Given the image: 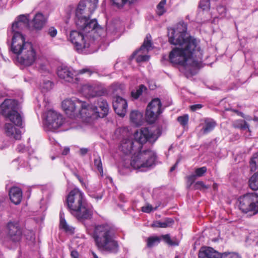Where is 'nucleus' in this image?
Segmentation results:
<instances>
[{
    "instance_id": "obj_1",
    "label": "nucleus",
    "mask_w": 258,
    "mask_h": 258,
    "mask_svg": "<svg viewBox=\"0 0 258 258\" xmlns=\"http://www.w3.org/2000/svg\"><path fill=\"white\" fill-rule=\"evenodd\" d=\"M186 25L179 24L175 28L168 29L169 42L178 45L170 53L169 58L174 64L183 67L185 73L193 75L202 65L203 58L198 41L186 33Z\"/></svg>"
},
{
    "instance_id": "obj_2",
    "label": "nucleus",
    "mask_w": 258,
    "mask_h": 258,
    "mask_svg": "<svg viewBox=\"0 0 258 258\" xmlns=\"http://www.w3.org/2000/svg\"><path fill=\"white\" fill-rule=\"evenodd\" d=\"M29 15L18 16L13 23L11 30L13 33L11 50L17 55V62L23 67L34 65L38 58L36 47L31 42L25 40V36L19 30L28 26Z\"/></svg>"
},
{
    "instance_id": "obj_3",
    "label": "nucleus",
    "mask_w": 258,
    "mask_h": 258,
    "mask_svg": "<svg viewBox=\"0 0 258 258\" xmlns=\"http://www.w3.org/2000/svg\"><path fill=\"white\" fill-rule=\"evenodd\" d=\"M116 138L122 139L119 149L124 154H133L136 151L143 148V144L147 141L154 142L161 135L158 127H145L136 131L134 135L135 140L131 138V134L126 127L118 128L115 132Z\"/></svg>"
},
{
    "instance_id": "obj_4",
    "label": "nucleus",
    "mask_w": 258,
    "mask_h": 258,
    "mask_svg": "<svg viewBox=\"0 0 258 258\" xmlns=\"http://www.w3.org/2000/svg\"><path fill=\"white\" fill-rule=\"evenodd\" d=\"M75 24L80 31L71 30L67 36L68 40L73 44L74 49L79 53L85 54L97 51L99 48V40L95 35L98 31L103 32L102 29L94 26L86 30Z\"/></svg>"
},
{
    "instance_id": "obj_5",
    "label": "nucleus",
    "mask_w": 258,
    "mask_h": 258,
    "mask_svg": "<svg viewBox=\"0 0 258 258\" xmlns=\"http://www.w3.org/2000/svg\"><path fill=\"white\" fill-rule=\"evenodd\" d=\"M92 237L99 250L112 253H116L118 251L119 245L116 240V231L110 224L96 225Z\"/></svg>"
},
{
    "instance_id": "obj_6",
    "label": "nucleus",
    "mask_w": 258,
    "mask_h": 258,
    "mask_svg": "<svg viewBox=\"0 0 258 258\" xmlns=\"http://www.w3.org/2000/svg\"><path fill=\"white\" fill-rule=\"evenodd\" d=\"M67 207L71 214L79 220L90 219L92 208L87 203L84 194L79 188L70 191L66 199Z\"/></svg>"
},
{
    "instance_id": "obj_7",
    "label": "nucleus",
    "mask_w": 258,
    "mask_h": 258,
    "mask_svg": "<svg viewBox=\"0 0 258 258\" xmlns=\"http://www.w3.org/2000/svg\"><path fill=\"white\" fill-rule=\"evenodd\" d=\"M98 0H80L76 10L75 23L79 27L89 29L96 26L95 19L90 17L97 7Z\"/></svg>"
},
{
    "instance_id": "obj_8",
    "label": "nucleus",
    "mask_w": 258,
    "mask_h": 258,
    "mask_svg": "<svg viewBox=\"0 0 258 258\" xmlns=\"http://www.w3.org/2000/svg\"><path fill=\"white\" fill-rule=\"evenodd\" d=\"M156 155L151 150H144L143 148L132 154L130 165L135 169L146 171L155 165Z\"/></svg>"
},
{
    "instance_id": "obj_9",
    "label": "nucleus",
    "mask_w": 258,
    "mask_h": 258,
    "mask_svg": "<svg viewBox=\"0 0 258 258\" xmlns=\"http://www.w3.org/2000/svg\"><path fill=\"white\" fill-rule=\"evenodd\" d=\"M61 107L70 117H80L87 121V103L73 97L66 98L61 102Z\"/></svg>"
},
{
    "instance_id": "obj_10",
    "label": "nucleus",
    "mask_w": 258,
    "mask_h": 258,
    "mask_svg": "<svg viewBox=\"0 0 258 258\" xmlns=\"http://www.w3.org/2000/svg\"><path fill=\"white\" fill-rule=\"evenodd\" d=\"M19 104L14 99H7L0 105V113L16 125L22 124V118L18 112Z\"/></svg>"
},
{
    "instance_id": "obj_11",
    "label": "nucleus",
    "mask_w": 258,
    "mask_h": 258,
    "mask_svg": "<svg viewBox=\"0 0 258 258\" xmlns=\"http://www.w3.org/2000/svg\"><path fill=\"white\" fill-rule=\"evenodd\" d=\"M91 74L92 71L89 68L76 71L67 66H59L57 69V75L60 79L73 83H78L82 75H85L88 77Z\"/></svg>"
},
{
    "instance_id": "obj_12",
    "label": "nucleus",
    "mask_w": 258,
    "mask_h": 258,
    "mask_svg": "<svg viewBox=\"0 0 258 258\" xmlns=\"http://www.w3.org/2000/svg\"><path fill=\"white\" fill-rule=\"evenodd\" d=\"M240 210L250 215L258 213V195L255 193L247 194L240 197L238 200Z\"/></svg>"
},
{
    "instance_id": "obj_13",
    "label": "nucleus",
    "mask_w": 258,
    "mask_h": 258,
    "mask_svg": "<svg viewBox=\"0 0 258 258\" xmlns=\"http://www.w3.org/2000/svg\"><path fill=\"white\" fill-rule=\"evenodd\" d=\"M42 119L44 128L48 131H54L61 126L64 123L62 115L53 109L44 112Z\"/></svg>"
},
{
    "instance_id": "obj_14",
    "label": "nucleus",
    "mask_w": 258,
    "mask_h": 258,
    "mask_svg": "<svg viewBox=\"0 0 258 258\" xmlns=\"http://www.w3.org/2000/svg\"><path fill=\"white\" fill-rule=\"evenodd\" d=\"M98 107L92 104H87V121L88 119H96L104 117L108 112V105L106 100L99 98L97 102Z\"/></svg>"
},
{
    "instance_id": "obj_15",
    "label": "nucleus",
    "mask_w": 258,
    "mask_h": 258,
    "mask_svg": "<svg viewBox=\"0 0 258 258\" xmlns=\"http://www.w3.org/2000/svg\"><path fill=\"white\" fill-rule=\"evenodd\" d=\"M5 231L8 240L19 242L22 237L23 230L19 222L17 221H10L6 226Z\"/></svg>"
},
{
    "instance_id": "obj_16",
    "label": "nucleus",
    "mask_w": 258,
    "mask_h": 258,
    "mask_svg": "<svg viewBox=\"0 0 258 258\" xmlns=\"http://www.w3.org/2000/svg\"><path fill=\"white\" fill-rule=\"evenodd\" d=\"M121 26V22L118 20H114L110 22H107L106 24V31L105 32L102 28L98 26L97 24L96 28H100L102 29V31H97L95 35V38L99 40V46L100 44L103 43L105 40V37L115 33L117 30Z\"/></svg>"
},
{
    "instance_id": "obj_17",
    "label": "nucleus",
    "mask_w": 258,
    "mask_h": 258,
    "mask_svg": "<svg viewBox=\"0 0 258 258\" xmlns=\"http://www.w3.org/2000/svg\"><path fill=\"white\" fill-rule=\"evenodd\" d=\"M199 258H241L235 253H218L210 247H202L199 252Z\"/></svg>"
},
{
    "instance_id": "obj_18",
    "label": "nucleus",
    "mask_w": 258,
    "mask_h": 258,
    "mask_svg": "<svg viewBox=\"0 0 258 258\" xmlns=\"http://www.w3.org/2000/svg\"><path fill=\"white\" fill-rule=\"evenodd\" d=\"M161 103L158 98L153 99L146 109V117L148 122L152 123L162 113Z\"/></svg>"
},
{
    "instance_id": "obj_19",
    "label": "nucleus",
    "mask_w": 258,
    "mask_h": 258,
    "mask_svg": "<svg viewBox=\"0 0 258 258\" xmlns=\"http://www.w3.org/2000/svg\"><path fill=\"white\" fill-rule=\"evenodd\" d=\"M152 45L151 36L150 35H147L143 44L139 50L133 54L132 57H135L138 62L148 61L150 57L146 53L152 49Z\"/></svg>"
},
{
    "instance_id": "obj_20",
    "label": "nucleus",
    "mask_w": 258,
    "mask_h": 258,
    "mask_svg": "<svg viewBox=\"0 0 258 258\" xmlns=\"http://www.w3.org/2000/svg\"><path fill=\"white\" fill-rule=\"evenodd\" d=\"M81 92L84 96L88 98L101 96L104 93L103 87L99 83L83 85Z\"/></svg>"
},
{
    "instance_id": "obj_21",
    "label": "nucleus",
    "mask_w": 258,
    "mask_h": 258,
    "mask_svg": "<svg viewBox=\"0 0 258 258\" xmlns=\"http://www.w3.org/2000/svg\"><path fill=\"white\" fill-rule=\"evenodd\" d=\"M113 106L115 112L120 116L123 117L126 112L127 103L123 98L116 96L113 102Z\"/></svg>"
},
{
    "instance_id": "obj_22",
    "label": "nucleus",
    "mask_w": 258,
    "mask_h": 258,
    "mask_svg": "<svg viewBox=\"0 0 258 258\" xmlns=\"http://www.w3.org/2000/svg\"><path fill=\"white\" fill-rule=\"evenodd\" d=\"M16 125L11 123H6L4 126V132L6 135L11 139L17 140L21 138V132L16 127ZM19 126L18 125H17Z\"/></svg>"
},
{
    "instance_id": "obj_23",
    "label": "nucleus",
    "mask_w": 258,
    "mask_h": 258,
    "mask_svg": "<svg viewBox=\"0 0 258 258\" xmlns=\"http://www.w3.org/2000/svg\"><path fill=\"white\" fill-rule=\"evenodd\" d=\"M9 198L12 203L17 205L20 204L22 199V191L18 187H12L9 192Z\"/></svg>"
},
{
    "instance_id": "obj_24",
    "label": "nucleus",
    "mask_w": 258,
    "mask_h": 258,
    "mask_svg": "<svg viewBox=\"0 0 258 258\" xmlns=\"http://www.w3.org/2000/svg\"><path fill=\"white\" fill-rule=\"evenodd\" d=\"M45 22V16L42 13H38L35 15L31 22V24L34 29L40 30L44 27Z\"/></svg>"
},
{
    "instance_id": "obj_25",
    "label": "nucleus",
    "mask_w": 258,
    "mask_h": 258,
    "mask_svg": "<svg viewBox=\"0 0 258 258\" xmlns=\"http://www.w3.org/2000/svg\"><path fill=\"white\" fill-rule=\"evenodd\" d=\"M130 119L135 125H141L143 122V114L137 111H133L130 114Z\"/></svg>"
},
{
    "instance_id": "obj_26",
    "label": "nucleus",
    "mask_w": 258,
    "mask_h": 258,
    "mask_svg": "<svg viewBox=\"0 0 258 258\" xmlns=\"http://www.w3.org/2000/svg\"><path fill=\"white\" fill-rule=\"evenodd\" d=\"M216 125V122L212 119L208 118L205 119V123L201 130V132L207 134L214 130Z\"/></svg>"
},
{
    "instance_id": "obj_27",
    "label": "nucleus",
    "mask_w": 258,
    "mask_h": 258,
    "mask_svg": "<svg viewBox=\"0 0 258 258\" xmlns=\"http://www.w3.org/2000/svg\"><path fill=\"white\" fill-rule=\"evenodd\" d=\"M146 245L148 248H152L157 245L161 241V238L156 235L150 236L146 240Z\"/></svg>"
},
{
    "instance_id": "obj_28",
    "label": "nucleus",
    "mask_w": 258,
    "mask_h": 258,
    "mask_svg": "<svg viewBox=\"0 0 258 258\" xmlns=\"http://www.w3.org/2000/svg\"><path fill=\"white\" fill-rule=\"evenodd\" d=\"M173 223L171 218H167L164 221H155L152 224L153 227L166 228L169 227Z\"/></svg>"
},
{
    "instance_id": "obj_29",
    "label": "nucleus",
    "mask_w": 258,
    "mask_h": 258,
    "mask_svg": "<svg viewBox=\"0 0 258 258\" xmlns=\"http://www.w3.org/2000/svg\"><path fill=\"white\" fill-rule=\"evenodd\" d=\"M249 187L253 190H258V172L252 175L248 180Z\"/></svg>"
},
{
    "instance_id": "obj_30",
    "label": "nucleus",
    "mask_w": 258,
    "mask_h": 258,
    "mask_svg": "<svg viewBox=\"0 0 258 258\" xmlns=\"http://www.w3.org/2000/svg\"><path fill=\"white\" fill-rule=\"evenodd\" d=\"M60 227L67 232L72 234L74 232V228L68 225L62 215L60 216Z\"/></svg>"
},
{
    "instance_id": "obj_31",
    "label": "nucleus",
    "mask_w": 258,
    "mask_h": 258,
    "mask_svg": "<svg viewBox=\"0 0 258 258\" xmlns=\"http://www.w3.org/2000/svg\"><path fill=\"white\" fill-rule=\"evenodd\" d=\"M102 194L103 190L100 186L96 189L92 187L89 191V196L97 200L102 199Z\"/></svg>"
},
{
    "instance_id": "obj_32",
    "label": "nucleus",
    "mask_w": 258,
    "mask_h": 258,
    "mask_svg": "<svg viewBox=\"0 0 258 258\" xmlns=\"http://www.w3.org/2000/svg\"><path fill=\"white\" fill-rule=\"evenodd\" d=\"M249 166L251 171H254L258 168V152L252 155L250 161Z\"/></svg>"
},
{
    "instance_id": "obj_33",
    "label": "nucleus",
    "mask_w": 258,
    "mask_h": 258,
    "mask_svg": "<svg viewBox=\"0 0 258 258\" xmlns=\"http://www.w3.org/2000/svg\"><path fill=\"white\" fill-rule=\"evenodd\" d=\"M166 4V0H161L157 6L156 13L159 16L162 15L166 12L165 8Z\"/></svg>"
},
{
    "instance_id": "obj_34",
    "label": "nucleus",
    "mask_w": 258,
    "mask_h": 258,
    "mask_svg": "<svg viewBox=\"0 0 258 258\" xmlns=\"http://www.w3.org/2000/svg\"><path fill=\"white\" fill-rule=\"evenodd\" d=\"M94 163L100 175L103 176V171L100 157H96L94 159Z\"/></svg>"
},
{
    "instance_id": "obj_35",
    "label": "nucleus",
    "mask_w": 258,
    "mask_h": 258,
    "mask_svg": "<svg viewBox=\"0 0 258 258\" xmlns=\"http://www.w3.org/2000/svg\"><path fill=\"white\" fill-rule=\"evenodd\" d=\"M146 90V88L144 85L140 86L139 89L136 91L132 92V96L135 99L138 98L142 93Z\"/></svg>"
},
{
    "instance_id": "obj_36",
    "label": "nucleus",
    "mask_w": 258,
    "mask_h": 258,
    "mask_svg": "<svg viewBox=\"0 0 258 258\" xmlns=\"http://www.w3.org/2000/svg\"><path fill=\"white\" fill-rule=\"evenodd\" d=\"M112 4L118 8H123L126 4L130 5V0H111Z\"/></svg>"
},
{
    "instance_id": "obj_37",
    "label": "nucleus",
    "mask_w": 258,
    "mask_h": 258,
    "mask_svg": "<svg viewBox=\"0 0 258 258\" xmlns=\"http://www.w3.org/2000/svg\"><path fill=\"white\" fill-rule=\"evenodd\" d=\"M161 240H163L167 244L169 245H177L178 243L173 242L170 238L169 234L162 235L160 237Z\"/></svg>"
},
{
    "instance_id": "obj_38",
    "label": "nucleus",
    "mask_w": 258,
    "mask_h": 258,
    "mask_svg": "<svg viewBox=\"0 0 258 258\" xmlns=\"http://www.w3.org/2000/svg\"><path fill=\"white\" fill-rule=\"evenodd\" d=\"M159 205L153 207L149 204H147L142 208V211L143 212L149 213L152 211L156 210L159 207Z\"/></svg>"
},
{
    "instance_id": "obj_39",
    "label": "nucleus",
    "mask_w": 258,
    "mask_h": 258,
    "mask_svg": "<svg viewBox=\"0 0 258 258\" xmlns=\"http://www.w3.org/2000/svg\"><path fill=\"white\" fill-rule=\"evenodd\" d=\"M210 0H201L200 3L199 7L203 11L208 10L210 8Z\"/></svg>"
},
{
    "instance_id": "obj_40",
    "label": "nucleus",
    "mask_w": 258,
    "mask_h": 258,
    "mask_svg": "<svg viewBox=\"0 0 258 258\" xmlns=\"http://www.w3.org/2000/svg\"><path fill=\"white\" fill-rule=\"evenodd\" d=\"M207 168L205 166L196 169L194 174L196 177H201L207 172Z\"/></svg>"
},
{
    "instance_id": "obj_41",
    "label": "nucleus",
    "mask_w": 258,
    "mask_h": 258,
    "mask_svg": "<svg viewBox=\"0 0 258 258\" xmlns=\"http://www.w3.org/2000/svg\"><path fill=\"white\" fill-rule=\"evenodd\" d=\"M237 127L240 128L241 130H245L247 129L249 132L250 130L249 128L248 124L243 120H239L237 121Z\"/></svg>"
},
{
    "instance_id": "obj_42",
    "label": "nucleus",
    "mask_w": 258,
    "mask_h": 258,
    "mask_svg": "<svg viewBox=\"0 0 258 258\" xmlns=\"http://www.w3.org/2000/svg\"><path fill=\"white\" fill-rule=\"evenodd\" d=\"M178 121L182 125H185L188 121V115L187 114L184 115L183 116H179L177 118Z\"/></svg>"
},
{
    "instance_id": "obj_43",
    "label": "nucleus",
    "mask_w": 258,
    "mask_h": 258,
    "mask_svg": "<svg viewBox=\"0 0 258 258\" xmlns=\"http://www.w3.org/2000/svg\"><path fill=\"white\" fill-rule=\"evenodd\" d=\"M217 12L221 18H224L226 16V9L225 7L220 6L217 8Z\"/></svg>"
},
{
    "instance_id": "obj_44",
    "label": "nucleus",
    "mask_w": 258,
    "mask_h": 258,
    "mask_svg": "<svg viewBox=\"0 0 258 258\" xmlns=\"http://www.w3.org/2000/svg\"><path fill=\"white\" fill-rule=\"evenodd\" d=\"M24 235L27 240L33 241L35 239L34 234L32 231L27 230L24 232Z\"/></svg>"
},
{
    "instance_id": "obj_45",
    "label": "nucleus",
    "mask_w": 258,
    "mask_h": 258,
    "mask_svg": "<svg viewBox=\"0 0 258 258\" xmlns=\"http://www.w3.org/2000/svg\"><path fill=\"white\" fill-rule=\"evenodd\" d=\"M52 83L49 81H46L44 82L43 86L42 87V91L44 90H49L52 88Z\"/></svg>"
},
{
    "instance_id": "obj_46",
    "label": "nucleus",
    "mask_w": 258,
    "mask_h": 258,
    "mask_svg": "<svg viewBox=\"0 0 258 258\" xmlns=\"http://www.w3.org/2000/svg\"><path fill=\"white\" fill-rule=\"evenodd\" d=\"M57 33V30L53 27L49 28L48 30V34L52 38L55 37L56 36Z\"/></svg>"
},
{
    "instance_id": "obj_47",
    "label": "nucleus",
    "mask_w": 258,
    "mask_h": 258,
    "mask_svg": "<svg viewBox=\"0 0 258 258\" xmlns=\"http://www.w3.org/2000/svg\"><path fill=\"white\" fill-rule=\"evenodd\" d=\"M195 187L197 189H207L209 186L206 185L203 181H198L195 184Z\"/></svg>"
},
{
    "instance_id": "obj_48",
    "label": "nucleus",
    "mask_w": 258,
    "mask_h": 258,
    "mask_svg": "<svg viewBox=\"0 0 258 258\" xmlns=\"http://www.w3.org/2000/svg\"><path fill=\"white\" fill-rule=\"evenodd\" d=\"M6 200V196L5 195H0V209L4 207Z\"/></svg>"
},
{
    "instance_id": "obj_49",
    "label": "nucleus",
    "mask_w": 258,
    "mask_h": 258,
    "mask_svg": "<svg viewBox=\"0 0 258 258\" xmlns=\"http://www.w3.org/2000/svg\"><path fill=\"white\" fill-rule=\"evenodd\" d=\"M202 107V105L200 104H195L190 106V109L192 111H196L200 109Z\"/></svg>"
},
{
    "instance_id": "obj_50",
    "label": "nucleus",
    "mask_w": 258,
    "mask_h": 258,
    "mask_svg": "<svg viewBox=\"0 0 258 258\" xmlns=\"http://www.w3.org/2000/svg\"><path fill=\"white\" fill-rule=\"evenodd\" d=\"M71 255L72 258H82L79 253L76 250L72 251Z\"/></svg>"
},
{
    "instance_id": "obj_51",
    "label": "nucleus",
    "mask_w": 258,
    "mask_h": 258,
    "mask_svg": "<svg viewBox=\"0 0 258 258\" xmlns=\"http://www.w3.org/2000/svg\"><path fill=\"white\" fill-rule=\"evenodd\" d=\"M196 175H191L187 177V182L189 183V186L195 181L196 179Z\"/></svg>"
},
{
    "instance_id": "obj_52",
    "label": "nucleus",
    "mask_w": 258,
    "mask_h": 258,
    "mask_svg": "<svg viewBox=\"0 0 258 258\" xmlns=\"http://www.w3.org/2000/svg\"><path fill=\"white\" fill-rule=\"evenodd\" d=\"M16 150L19 152H24L25 151V147L23 144H20L18 146Z\"/></svg>"
},
{
    "instance_id": "obj_53",
    "label": "nucleus",
    "mask_w": 258,
    "mask_h": 258,
    "mask_svg": "<svg viewBox=\"0 0 258 258\" xmlns=\"http://www.w3.org/2000/svg\"><path fill=\"white\" fill-rule=\"evenodd\" d=\"M39 69L42 71H47V63L45 62L44 63H39L38 64Z\"/></svg>"
},
{
    "instance_id": "obj_54",
    "label": "nucleus",
    "mask_w": 258,
    "mask_h": 258,
    "mask_svg": "<svg viewBox=\"0 0 258 258\" xmlns=\"http://www.w3.org/2000/svg\"><path fill=\"white\" fill-rule=\"evenodd\" d=\"M88 152V149L87 148H81L80 150V153L82 155H86Z\"/></svg>"
},
{
    "instance_id": "obj_55",
    "label": "nucleus",
    "mask_w": 258,
    "mask_h": 258,
    "mask_svg": "<svg viewBox=\"0 0 258 258\" xmlns=\"http://www.w3.org/2000/svg\"><path fill=\"white\" fill-rule=\"evenodd\" d=\"M70 152V149L68 147H66L64 148L63 151H62V154L63 155H67Z\"/></svg>"
},
{
    "instance_id": "obj_56",
    "label": "nucleus",
    "mask_w": 258,
    "mask_h": 258,
    "mask_svg": "<svg viewBox=\"0 0 258 258\" xmlns=\"http://www.w3.org/2000/svg\"><path fill=\"white\" fill-rule=\"evenodd\" d=\"M178 162H179V160H177L176 161V163L175 164V165L170 168V171L171 172H172L173 170H175V169L176 168V166H177V164H178Z\"/></svg>"
},
{
    "instance_id": "obj_57",
    "label": "nucleus",
    "mask_w": 258,
    "mask_h": 258,
    "mask_svg": "<svg viewBox=\"0 0 258 258\" xmlns=\"http://www.w3.org/2000/svg\"><path fill=\"white\" fill-rule=\"evenodd\" d=\"M218 187V185L216 183H214L213 185V189L216 190Z\"/></svg>"
},
{
    "instance_id": "obj_58",
    "label": "nucleus",
    "mask_w": 258,
    "mask_h": 258,
    "mask_svg": "<svg viewBox=\"0 0 258 258\" xmlns=\"http://www.w3.org/2000/svg\"><path fill=\"white\" fill-rule=\"evenodd\" d=\"M138 0H130V5H132L136 3Z\"/></svg>"
},
{
    "instance_id": "obj_59",
    "label": "nucleus",
    "mask_w": 258,
    "mask_h": 258,
    "mask_svg": "<svg viewBox=\"0 0 258 258\" xmlns=\"http://www.w3.org/2000/svg\"><path fill=\"white\" fill-rule=\"evenodd\" d=\"M92 254L93 256V258H99L97 255H96V254L95 253H94V252H92Z\"/></svg>"
},
{
    "instance_id": "obj_60",
    "label": "nucleus",
    "mask_w": 258,
    "mask_h": 258,
    "mask_svg": "<svg viewBox=\"0 0 258 258\" xmlns=\"http://www.w3.org/2000/svg\"><path fill=\"white\" fill-rule=\"evenodd\" d=\"M22 161H23L22 160H21V161H20V163L21 164V165H20V166H21V167H25V166L23 165V163H22Z\"/></svg>"
},
{
    "instance_id": "obj_61",
    "label": "nucleus",
    "mask_w": 258,
    "mask_h": 258,
    "mask_svg": "<svg viewBox=\"0 0 258 258\" xmlns=\"http://www.w3.org/2000/svg\"><path fill=\"white\" fill-rule=\"evenodd\" d=\"M253 120L254 121H257L258 120V118L255 117L254 118Z\"/></svg>"
},
{
    "instance_id": "obj_62",
    "label": "nucleus",
    "mask_w": 258,
    "mask_h": 258,
    "mask_svg": "<svg viewBox=\"0 0 258 258\" xmlns=\"http://www.w3.org/2000/svg\"><path fill=\"white\" fill-rule=\"evenodd\" d=\"M44 103H45V105H45V107H46V105H47V103L46 102V100H45V99H44Z\"/></svg>"
},
{
    "instance_id": "obj_63",
    "label": "nucleus",
    "mask_w": 258,
    "mask_h": 258,
    "mask_svg": "<svg viewBox=\"0 0 258 258\" xmlns=\"http://www.w3.org/2000/svg\"><path fill=\"white\" fill-rule=\"evenodd\" d=\"M17 162H18V160H15V161H14L13 163H16Z\"/></svg>"
},
{
    "instance_id": "obj_64",
    "label": "nucleus",
    "mask_w": 258,
    "mask_h": 258,
    "mask_svg": "<svg viewBox=\"0 0 258 258\" xmlns=\"http://www.w3.org/2000/svg\"><path fill=\"white\" fill-rule=\"evenodd\" d=\"M151 89H154L153 86H150Z\"/></svg>"
}]
</instances>
